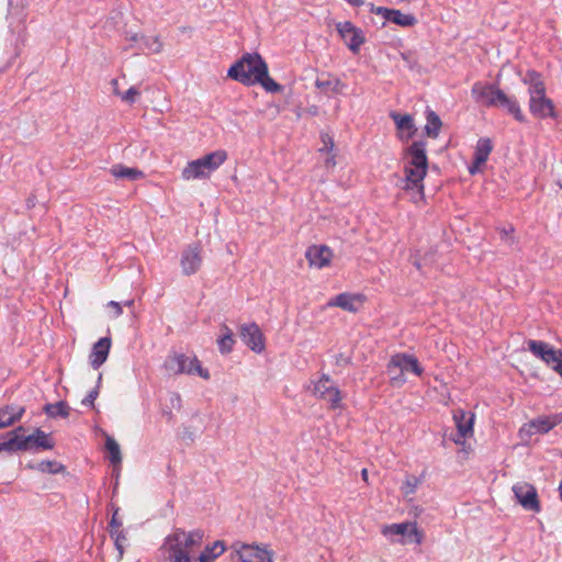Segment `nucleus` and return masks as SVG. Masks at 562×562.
Here are the masks:
<instances>
[{
	"label": "nucleus",
	"instance_id": "obj_1",
	"mask_svg": "<svg viewBox=\"0 0 562 562\" xmlns=\"http://www.w3.org/2000/svg\"><path fill=\"white\" fill-rule=\"evenodd\" d=\"M426 147L425 140H415L404 150L407 162L404 167L402 189L412 192V200L415 203L424 199V179L428 169Z\"/></svg>",
	"mask_w": 562,
	"mask_h": 562
},
{
	"label": "nucleus",
	"instance_id": "obj_9",
	"mask_svg": "<svg viewBox=\"0 0 562 562\" xmlns=\"http://www.w3.org/2000/svg\"><path fill=\"white\" fill-rule=\"evenodd\" d=\"M529 111L536 119L540 120L558 117L554 103L547 97L546 92L529 97Z\"/></svg>",
	"mask_w": 562,
	"mask_h": 562
},
{
	"label": "nucleus",
	"instance_id": "obj_60",
	"mask_svg": "<svg viewBox=\"0 0 562 562\" xmlns=\"http://www.w3.org/2000/svg\"><path fill=\"white\" fill-rule=\"evenodd\" d=\"M361 473H362L363 480H367V476H368L367 469H363Z\"/></svg>",
	"mask_w": 562,
	"mask_h": 562
},
{
	"label": "nucleus",
	"instance_id": "obj_24",
	"mask_svg": "<svg viewBox=\"0 0 562 562\" xmlns=\"http://www.w3.org/2000/svg\"><path fill=\"white\" fill-rule=\"evenodd\" d=\"M315 86L324 93H341L345 88V83L331 75H326V78H317Z\"/></svg>",
	"mask_w": 562,
	"mask_h": 562
},
{
	"label": "nucleus",
	"instance_id": "obj_15",
	"mask_svg": "<svg viewBox=\"0 0 562 562\" xmlns=\"http://www.w3.org/2000/svg\"><path fill=\"white\" fill-rule=\"evenodd\" d=\"M453 419L458 430V438L454 439V442L460 443L461 439L473 435L474 414L459 409L454 412Z\"/></svg>",
	"mask_w": 562,
	"mask_h": 562
},
{
	"label": "nucleus",
	"instance_id": "obj_47",
	"mask_svg": "<svg viewBox=\"0 0 562 562\" xmlns=\"http://www.w3.org/2000/svg\"><path fill=\"white\" fill-rule=\"evenodd\" d=\"M370 12L381 15L384 21H389L394 9L385 7H375L373 3H369Z\"/></svg>",
	"mask_w": 562,
	"mask_h": 562
},
{
	"label": "nucleus",
	"instance_id": "obj_53",
	"mask_svg": "<svg viewBox=\"0 0 562 562\" xmlns=\"http://www.w3.org/2000/svg\"><path fill=\"white\" fill-rule=\"evenodd\" d=\"M170 402L173 407H180L181 397L178 393H172L170 396Z\"/></svg>",
	"mask_w": 562,
	"mask_h": 562
},
{
	"label": "nucleus",
	"instance_id": "obj_11",
	"mask_svg": "<svg viewBox=\"0 0 562 562\" xmlns=\"http://www.w3.org/2000/svg\"><path fill=\"white\" fill-rule=\"evenodd\" d=\"M336 30L348 48L353 53H358L366 41L363 32L356 27L350 21L337 23Z\"/></svg>",
	"mask_w": 562,
	"mask_h": 562
},
{
	"label": "nucleus",
	"instance_id": "obj_49",
	"mask_svg": "<svg viewBox=\"0 0 562 562\" xmlns=\"http://www.w3.org/2000/svg\"><path fill=\"white\" fill-rule=\"evenodd\" d=\"M420 483L416 476H408L405 481V494H413L416 491L417 485Z\"/></svg>",
	"mask_w": 562,
	"mask_h": 562
},
{
	"label": "nucleus",
	"instance_id": "obj_25",
	"mask_svg": "<svg viewBox=\"0 0 562 562\" xmlns=\"http://www.w3.org/2000/svg\"><path fill=\"white\" fill-rule=\"evenodd\" d=\"M210 175L205 167H203L200 159L192 160L182 170V178L186 180L201 179Z\"/></svg>",
	"mask_w": 562,
	"mask_h": 562
},
{
	"label": "nucleus",
	"instance_id": "obj_26",
	"mask_svg": "<svg viewBox=\"0 0 562 562\" xmlns=\"http://www.w3.org/2000/svg\"><path fill=\"white\" fill-rule=\"evenodd\" d=\"M202 162L203 167L211 173L216 170L224 161L227 159V154L225 150H216L210 153L202 158H199Z\"/></svg>",
	"mask_w": 562,
	"mask_h": 562
},
{
	"label": "nucleus",
	"instance_id": "obj_48",
	"mask_svg": "<svg viewBox=\"0 0 562 562\" xmlns=\"http://www.w3.org/2000/svg\"><path fill=\"white\" fill-rule=\"evenodd\" d=\"M25 18H26V14L23 11H21V18H20L19 24L16 25V32H18L19 38L22 42L25 41V36H26Z\"/></svg>",
	"mask_w": 562,
	"mask_h": 562
},
{
	"label": "nucleus",
	"instance_id": "obj_22",
	"mask_svg": "<svg viewBox=\"0 0 562 562\" xmlns=\"http://www.w3.org/2000/svg\"><path fill=\"white\" fill-rule=\"evenodd\" d=\"M521 80L526 86H528L529 97L538 95L540 92H546V85L542 80L541 74L538 71L528 70Z\"/></svg>",
	"mask_w": 562,
	"mask_h": 562
},
{
	"label": "nucleus",
	"instance_id": "obj_7",
	"mask_svg": "<svg viewBox=\"0 0 562 562\" xmlns=\"http://www.w3.org/2000/svg\"><path fill=\"white\" fill-rule=\"evenodd\" d=\"M202 246L200 243L188 245L181 252L180 266L184 276L195 274L202 267Z\"/></svg>",
	"mask_w": 562,
	"mask_h": 562
},
{
	"label": "nucleus",
	"instance_id": "obj_46",
	"mask_svg": "<svg viewBox=\"0 0 562 562\" xmlns=\"http://www.w3.org/2000/svg\"><path fill=\"white\" fill-rule=\"evenodd\" d=\"M0 443L2 451L10 453L14 452V440L12 435H9V431L5 435L0 436Z\"/></svg>",
	"mask_w": 562,
	"mask_h": 562
},
{
	"label": "nucleus",
	"instance_id": "obj_23",
	"mask_svg": "<svg viewBox=\"0 0 562 562\" xmlns=\"http://www.w3.org/2000/svg\"><path fill=\"white\" fill-rule=\"evenodd\" d=\"M110 173L116 179H127L135 181L144 177V172L137 168L126 167L122 164L113 165L110 168Z\"/></svg>",
	"mask_w": 562,
	"mask_h": 562
},
{
	"label": "nucleus",
	"instance_id": "obj_10",
	"mask_svg": "<svg viewBox=\"0 0 562 562\" xmlns=\"http://www.w3.org/2000/svg\"><path fill=\"white\" fill-rule=\"evenodd\" d=\"M501 92L502 90L497 86L482 81L474 82L471 88L473 100L486 108H493L496 104V95Z\"/></svg>",
	"mask_w": 562,
	"mask_h": 562
},
{
	"label": "nucleus",
	"instance_id": "obj_16",
	"mask_svg": "<svg viewBox=\"0 0 562 562\" xmlns=\"http://www.w3.org/2000/svg\"><path fill=\"white\" fill-rule=\"evenodd\" d=\"M391 117L400 132V138L404 142L413 138L417 132L414 119L411 114L392 112Z\"/></svg>",
	"mask_w": 562,
	"mask_h": 562
},
{
	"label": "nucleus",
	"instance_id": "obj_34",
	"mask_svg": "<svg viewBox=\"0 0 562 562\" xmlns=\"http://www.w3.org/2000/svg\"><path fill=\"white\" fill-rule=\"evenodd\" d=\"M27 468L36 469L40 472L52 473V474H57V473L65 471V467L63 464H60L56 461H49V460L41 461L36 465L27 464Z\"/></svg>",
	"mask_w": 562,
	"mask_h": 562
},
{
	"label": "nucleus",
	"instance_id": "obj_3",
	"mask_svg": "<svg viewBox=\"0 0 562 562\" xmlns=\"http://www.w3.org/2000/svg\"><path fill=\"white\" fill-rule=\"evenodd\" d=\"M267 67V63L258 53H246L231 66L227 75L245 86H255V78L266 75Z\"/></svg>",
	"mask_w": 562,
	"mask_h": 562
},
{
	"label": "nucleus",
	"instance_id": "obj_45",
	"mask_svg": "<svg viewBox=\"0 0 562 562\" xmlns=\"http://www.w3.org/2000/svg\"><path fill=\"white\" fill-rule=\"evenodd\" d=\"M140 95V91L136 87H131L125 93H121L120 97L123 102L127 104H133L136 102V99Z\"/></svg>",
	"mask_w": 562,
	"mask_h": 562
},
{
	"label": "nucleus",
	"instance_id": "obj_36",
	"mask_svg": "<svg viewBox=\"0 0 562 562\" xmlns=\"http://www.w3.org/2000/svg\"><path fill=\"white\" fill-rule=\"evenodd\" d=\"M223 336L217 340L218 349L222 353H229L233 350L235 339L233 331L226 325H223Z\"/></svg>",
	"mask_w": 562,
	"mask_h": 562
},
{
	"label": "nucleus",
	"instance_id": "obj_5",
	"mask_svg": "<svg viewBox=\"0 0 562 562\" xmlns=\"http://www.w3.org/2000/svg\"><path fill=\"white\" fill-rule=\"evenodd\" d=\"M166 368L175 374H198L205 380L210 378L207 370L201 367L196 357L190 358L183 353H176L168 357Z\"/></svg>",
	"mask_w": 562,
	"mask_h": 562
},
{
	"label": "nucleus",
	"instance_id": "obj_64",
	"mask_svg": "<svg viewBox=\"0 0 562 562\" xmlns=\"http://www.w3.org/2000/svg\"><path fill=\"white\" fill-rule=\"evenodd\" d=\"M560 188L562 189V182L560 183Z\"/></svg>",
	"mask_w": 562,
	"mask_h": 562
},
{
	"label": "nucleus",
	"instance_id": "obj_2",
	"mask_svg": "<svg viewBox=\"0 0 562 562\" xmlns=\"http://www.w3.org/2000/svg\"><path fill=\"white\" fill-rule=\"evenodd\" d=\"M204 539V531L195 529L192 531H184L177 528L166 539L169 551L170 562H195L189 554L194 548L201 547Z\"/></svg>",
	"mask_w": 562,
	"mask_h": 562
},
{
	"label": "nucleus",
	"instance_id": "obj_29",
	"mask_svg": "<svg viewBox=\"0 0 562 562\" xmlns=\"http://www.w3.org/2000/svg\"><path fill=\"white\" fill-rule=\"evenodd\" d=\"M357 296L349 293H340L335 296L329 303V306H338L348 312H357V306L355 302L357 301Z\"/></svg>",
	"mask_w": 562,
	"mask_h": 562
},
{
	"label": "nucleus",
	"instance_id": "obj_43",
	"mask_svg": "<svg viewBox=\"0 0 562 562\" xmlns=\"http://www.w3.org/2000/svg\"><path fill=\"white\" fill-rule=\"evenodd\" d=\"M407 538L408 542H414L416 544H420L424 539V533L422 530L417 528L416 522H411V527L408 529V532L405 536Z\"/></svg>",
	"mask_w": 562,
	"mask_h": 562
},
{
	"label": "nucleus",
	"instance_id": "obj_52",
	"mask_svg": "<svg viewBox=\"0 0 562 562\" xmlns=\"http://www.w3.org/2000/svg\"><path fill=\"white\" fill-rule=\"evenodd\" d=\"M108 305L109 307L114 310V317H119L122 314L123 311L120 303L115 301H110Z\"/></svg>",
	"mask_w": 562,
	"mask_h": 562
},
{
	"label": "nucleus",
	"instance_id": "obj_59",
	"mask_svg": "<svg viewBox=\"0 0 562 562\" xmlns=\"http://www.w3.org/2000/svg\"><path fill=\"white\" fill-rule=\"evenodd\" d=\"M559 494H560V498L562 501V479H561V482H560V485H559Z\"/></svg>",
	"mask_w": 562,
	"mask_h": 562
},
{
	"label": "nucleus",
	"instance_id": "obj_18",
	"mask_svg": "<svg viewBox=\"0 0 562 562\" xmlns=\"http://www.w3.org/2000/svg\"><path fill=\"white\" fill-rule=\"evenodd\" d=\"M497 101L493 108H499L505 110L508 114L513 115L515 120L522 123L526 121L525 115L521 112L520 105L515 97L507 95L503 90L497 93Z\"/></svg>",
	"mask_w": 562,
	"mask_h": 562
},
{
	"label": "nucleus",
	"instance_id": "obj_32",
	"mask_svg": "<svg viewBox=\"0 0 562 562\" xmlns=\"http://www.w3.org/2000/svg\"><path fill=\"white\" fill-rule=\"evenodd\" d=\"M105 449L109 453V460L113 465L121 464L122 462V453L119 443L116 440L111 437L106 436L105 438Z\"/></svg>",
	"mask_w": 562,
	"mask_h": 562
},
{
	"label": "nucleus",
	"instance_id": "obj_39",
	"mask_svg": "<svg viewBox=\"0 0 562 562\" xmlns=\"http://www.w3.org/2000/svg\"><path fill=\"white\" fill-rule=\"evenodd\" d=\"M133 41H139L140 42V47L143 48H147L149 50H151L153 53H159L161 50V43L158 41L157 37H146V36H138V35H134L132 37Z\"/></svg>",
	"mask_w": 562,
	"mask_h": 562
},
{
	"label": "nucleus",
	"instance_id": "obj_61",
	"mask_svg": "<svg viewBox=\"0 0 562 562\" xmlns=\"http://www.w3.org/2000/svg\"><path fill=\"white\" fill-rule=\"evenodd\" d=\"M133 302H134L133 300L126 301L125 305L131 306L133 304Z\"/></svg>",
	"mask_w": 562,
	"mask_h": 562
},
{
	"label": "nucleus",
	"instance_id": "obj_62",
	"mask_svg": "<svg viewBox=\"0 0 562 562\" xmlns=\"http://www.w3.org/2000/svg\"><path fill=\"white\" fill-rule=\"evenodd\" d=\"M326 164H327V165H329V164L335 165V161H333L331 159H328Z\"/></svg>",
	"mask_w": 562,
	"mask_h": 562
},
{
	"label": "nucleus",
	"instance_id": "obj_33",
	"mask_svg": "<svg viewBox=\"0 0 562 562\" xmlns=\"http://www.w3.org/2000/svg\"><path fill=\"white\" fill-rule=\"evenodd\" d=\"M256 85H260L267 92L278 93L283 90V87L276 82L269 76V69L266 68V75H260V77H256Z\"/></svg>",
	"mask_w": 562,
	"mask_h": 562
},
{
	"label": "nucleus",
	"instance_id": "obj_42",
	"mask_svg": "<svg viewBox=\"0 0 562 562\" xmlns=\"http://www.w3.org/2000/svg\"><path fill=\"white\" fill-rule=\"evenodd\" d=\"M321 398L329 403L330 408L333 409L340 407L341 394L336 386L331 387V390H329L326 395H323Z\"/></svg>",
	"mask_w": 562,
	"mask_h": 562
},
{
	"label": "nucleus",
	"instance_id": "obj_13",
	"mask_svg": "<svg viewBox=\"0 0 562 562\" xmlns=\"http://www.w3.org/2000/svg\"><path fill=\"white\" fill-rule=\"evenodd\" d=\"M237 554L240 562H273V552L266 547L243 544Z\"/></svg>",
	"mask_w": 562,
	"mask_h": 562
},
{
	"label": "nucleus",
	"instance_id": "obj_55",
	"mask_svg": "<svg viewBox=\"0 0 562 562\" xmlns=\"http://www.w3.org/2000/svg\"><path fill=\"white\" fill-rule=\"evenodd\" d=\"M481 166H482V165H476V160H475V159H473L472 165L469 167V172H470L471 175H475L476 172H479V171H480Z\"/></svg>",
	"mask_w": 562,
	"mask_h": 562
},
{
	"label": "nucleus",
	"instance_id": "obj_63",
	"mask_svg": "<svg viewBox=\"0 0 562 562\" xmlns=\"http://www.w3.org/2000/svg\"><path fill=\"white\" fill-rule=\"evenodd\" d=\"M389 375H390L391 379H392V375H398V370L395 371V373H392V374H389Z\"/></svg>",
	"mask_w": 562,
	"mask_h": 562
},
{
	"label": "nucleus",
	"instance_id": "obj_58",
	"mask_svg": "<svg viewBox=\"0 0 562 562\" xmlns=\"http://www.w3.org/2000/svg\"><path fill=\"white\" fill-rule=\"evenodd\" d=\"M165 416H167L168 420H171L173 417V414L171 411H164L162 412Z\"/></svg>",
	"mask_w": 562,
	"mask_h": 562
},
{
	"label": "nucleus",
	"instance_id": "obj_27",
	"mask_svg": "<svg viewBox=\"0 0 562 562\" xmlns=\"http://www.w3.org/2000/svg\"><path fill=\"white\" fill-rule=\"evenodd\" d=\"M225 551V543L222 540H216L210 546H206L199 555V562H214V560L223 554Z\"/></svg>",
	"mask_w": 562,
	"mask_h": 562
},
{
	"label": "nucleus",
	"instance_id": "obj_21",
	"mask_svg": "<svg viewBox=\"0 0 562 562\" xmlns=\"http://www.w3.org/2000/svg\"><path fill=\"white\" fill-rule=\"evenodd\" d=\"M562 423V413L553 414L551 416L539 417L529 423L530 428L537 432L547 434L557 425Z\"/></svg>",
	"mask_w": 562,
	"mask_h": 562
},
{
	"label": "nucleus",
	"instance_id": "obj_44",
	"mask_svg": "<svg viewBox=\"0 0 562 562\" xmlns=\"http://www.w3.org/2000/svg\"><path fill=\"white\" fill-rule=\"evenodd\" d=\"M102 381V373H99V376H98V382H97V386L94 389H92L88 394L87 396L82 400V405H86V406H91L93 407L94 406V401L95 398L98 397L99 395V386H100V383Z\"/></svg>",
	"mask_w": 562,
	"mask_h": 562
},
{
	"label": "nucleus",
	"instance_id": "obj_17",
	"mask_svg": "<svg viewBox=\"0 0 562 562\" xmlns=\"http://www.w3.org/2000/svg\"><path fill=\"white\" fill-rule=\"evenodd\" d=\"M111 344L110 337H102L92 346L89 361L93 369H99L106 361Z\"/></svg>",
	"mask_w": 562,
	"mask_h": 562
},
{
	"label": "nucleus",
	"instance_id": "obj_19",
	"mask_svg": "<svg viewBox=\"0 0 562 562\" xmlns=\"http://www.w3.org/2000/svg\"><path fill=\"white\" fill-rule=\"evenodd\" d=\"M26 443L30 448L29 451L52 450L54 441L49 435L37 428L33 434L25 436Z\"/></svg>",
	"mask_w": 562,
	"mask_h": 562
},
{
	"label": "nucleus",
	"instance_id": "obj_57",
	"mask_svg": "<svg viewBox=\"0 0 562 562\" xmlns=\"http://www.w3.org/2000/svg\"><path fill=\"white\" fill-rule=\"evenodd\" d=\"M111 85L113 86L114 93H115V94H117V95H120L121 93H120V91L117 90V86H119V81H117V79H112V80H111Z\"/></svg>",
	"mask_w": 562,
	"mask_h": 562
},
{
	"label": "nucleus",
	"instance_id": "obj_41",
	"mask_svg": "<svg viewBox=\"0 0 562 562\" xmlns=\"http://www.w3.org/2000/svg\"><path fill=\"white\" fill-rule=\"evenodd\" d=\"M23 427H18L14 430L9 431V435H12L14 440V452L15 451H29L30 448L26 443L25 436H20L19 431H22Z\"/></svg>",
	"mask_w": 562,
	"mask_h": 562
},
{
	"label": "nucleus",
	"instance_id": "obj_54",
	"mask_svg": "<svg viewBox=\"0 0 562 562\" xmlns=\"http://www.w3.org/2000/svg\"><path fill=\"white\" fill-rule=\"evenodd\" d=\"M35 204H36V196L34 194H31L26 199V209L31 210L35 206Z\"/></svg>",
	"mask_w": 562,
	"mask_h": 562
},
{
	"label": "nucleus",
	"instance_id": "obj_4",
	"mask_svg": "<svg viewBox=\"0 0 562 562\" xmlns=\"http://www.w3.org/2000/svg\"><path fill=\"white\" fill-rule=\"evenodd\" d=\"M386 369L389 374L395 373L398 370V375H392L394 385H402L406 382L405 372H412L417 376H420L424 372L418 359L413 355L404 352L393 355Z\"/></svg>",
	"mask_w": 562,
	"mask_h": 562
},
{
	"label": "nucleus",
	"instance_id": "obj_14",
	"mask_svg": "<svg viewBox=\"0 0 562 562\" xmlns=\"http://www.w3.org/2000/svg\"><path fill=\"white\" fill-rule=\"evenodd\" d=\"M305 257L310 266L322 269L330 263L333 251L325 245H313L306 249Z\"/></svg>",
	"mask_w": 562,
	"mask_h": 562
},
{
	"label": "nucleus",
	"instance_id": "obj_28",
	"mask_svg": "<svg viewBox=\"0 0 562 562\" xmlns=\"http://www.w3.org/2000/svg\"><path fill=\"white\" fill-rule=\"evenodd\" d=\"M492 150H493V145H492L491 139L490 138H480L477 140V144H476V147L474 150V155H473V159L476 160V165H484L487 161L488 156L492 153Z\"/></svg>",
	"mask_w": 562,
	"mask_h": 562
},
{
	"label": "nucleus",
	"instance_id": "obj_51",
	"mask_svg": "<svg viewBox=\"0 0 562 562\" xmlns=\"http://www.w3.org/2000/svg\"><path fill=\"white\" fill-rule=\"evenodd\" d=\"M119 515V508H116L112 515V518L109 522V530H117L122 527V521L117 518Z\"/></svg>",
	"mask_w": 562,
	"mask_h": 562
},
{
	"label": "nucleus",
	"instance_id": "obj_40",
	"mask_svg": "<svg viewBox=\"0 0 562 562\" xmlns=\"http://www.w3.org/2000/svg\"><path fill=\"white\" fill-rule=\"evenodd\" d=\"M329 375L323 374L322 378L314 385V394L319 398L334 387Z\"/></svg>",
	"mask_w": 562,
	"mask_h": 562
},
{
	"label": "nucleus",
	"instance_id": "obj_50",
	"mask_svg": "<svg viewBox=\"0 0 562 562\" xmlns=\"http://www.w3.org/2000/svg\"><path fill=\"white\" fill-rule=\"evenodd\" d=\"M321 137H322V142H323L324 146L319 150L327 151V153L331 151L334 148V140L329 136V134L322 133Z\"/></svg>",
	"mask_w": 562,
	"mask_h": 562
},
{
	"label": "nucleus",
	"instance_id": "obj_38",
	"mask_svg": "<svg viewBox=\"0 0 562 562\" xmlns=\"http://www.w3.org/2000/svg\"><path fill=\"white\" fill-rule=\"evenodd\" d=\"M411 527V522H402V524H392L384 526L382 529V533L385 537L392 538L393 536H403L405 537Z\"/></svg>",
	"mask_w": 562,
	"mask_h": 562
},
{
	"label": "nucleus",
	"instance_id": "obj_8",
	"mask_svg": "<svg viewBox=\"0 0 562 562\" xmlns=\"http://www.w3.org/2000/svg\"><path fill=\"white\" fill-rule=\"evenodd\" d=\"M513 492L517 503H519L524 509L535 513L541 510L538 493L533 485L519 482L513 486Z\"/></svg>",
	"mask_w": 562,
	"mask_h": 562
},
{
	"label": "nucleus",
	"instance_id": "obj_35",
	"mask_svg": "<svg viewBox=\"0 0 562 562\" xmlns=\"http://www.w3.org/2000/svg\"><path fill=\"white\" fill-rule=\"evenodd\" d=\"M400 26L409 27L417 23V19L413 14L402 13L400 10H393L392 15L389 20Z\"/></svg>",
	"mask_w": 562,
	"mask_h": 562
},
{
	"label": "nucleus",
	"instance_id": "obj_20",
	"mask_svg": "<svg viewBox=\"0 0 562 562\" xmlns=\"http://www.w3.org/2000/svg\"><path fill=\"white\" fill-rule=\"evenodd\" d=\"M25 409L18 405H7L0 408V429L13 425L20 420Z\"/></svg>",
	"mask_w": 562,
	"mask_h": 562
},
{
	"label": "nucleus",
	"instance_id": "obj_56",
	"mask_svg": "<svg viewBox=\"0 0 562 562\" xmlns=\"http://www.w3.org/2000/svg\"><path fill=\"white\" fill-rule=\"evenodd\" d=\"M350 359L349 358H345L342 355H339L336 359V363L337 364H340L341 362L342 363H349Z\"/></svg>",
	"mask_w": 562,
	"mask_h": 562
},
{
	"label": "nucleus",
	"instance_id": "obj_31",
	"mask_svg": "<svg viewBox=\"0 0 562 562\" xmlns=\"http://www.w3.org/2000/svg\"><path fill=\"white\" fill-rule=\"evenodd\" d=\"M43 411L50 418H67L70 414V407L65 401H59L54 404H46Z\"/></svg>",
	"mask_w": 562,
	"mask_h": 562
},
{
	"label": "nucleus",
	"instance_id": "obj_30",
	"mask_svg": "<svg viewBox=\"0 0 562 562\" xmlns=\"http://www.w3.org/2000/svg\"><path fill=\"white\" fill-rule=\"evenodd\" d=\"M426 120L425 134L430 138H437L442 125L440 117L434 111L428 110L426 112Z\"/></svg>",
	"mask_w": 562,
	"mask_h": 562
},
{
	"label": "nucleus",
	"instance_id": "obj_37",
	"mask_svg": "<svg viewBox=\"0 0 562 562\" xmlns=\"http://www.w3.org/2000/svg\"><path fill=\"white\" fill-rule=\"evenodd\" d=\"M110 537L114 540L117 550V561L120 562L124 555V542L127 540L126 532L122 529L109 530Z\"/></svg>",
	"mask_w": 562,
	"mask_h": 562
},
{
	"label": "nucleus",
	"instance_id": "obj_6",
	"mask_svg": "<svg viewBox=\"0 0 562 562\" xmlns=\"http://www.w3.org/2000/svg\"><path fill=\"white\" fill-rule=\"evenodd\" d=\"M528 349L562 378V350L542 340H529Z\"/></svg>",
	"mask_w": 562,
	"mask_h": 562
},
{
	"label": "nucleus",
	"instance_id": "obj_12",
	"mask_svg": "<svg viewBox=\"0 0 562 562\" xmlns=\"http://www.w3.org/2000/svg\"><path fill=\"white\" fill-rule=\"evenodd\" d=\"M240 338L243 342L252 351L260 353L265 349L263 335L259 326L255 323L246 324L240 327Z\"/></svg>",
	"mask_w": 562,
	"mask_h": 562
}]
</instances>
